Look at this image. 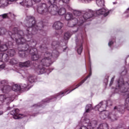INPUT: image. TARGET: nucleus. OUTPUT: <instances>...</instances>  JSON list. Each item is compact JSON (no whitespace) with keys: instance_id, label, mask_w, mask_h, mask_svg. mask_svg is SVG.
<instances>
[{"instance_id":"f257e3e1","label":"nucleus","mask_w":129,"mask_h":129,"mask_svg":"<svg viewBox=\"0 0 129 129\" xmlns=\"http://www.w3.org/2000/svg\"><path fill=\"white\" fill-rule=\"evenodd\" d=\"M57 3L58 0H49V7L45 3H40L37 6V13L42 16H49V14L52 16H55L57 11H58V7L56 5Z\"/></svg>"},{"instance_id":"f03ea898","label":"nucleus","mask_w":129,"mask_h":129,"mask_svg":"<svg viewBox=\"0 0 129 129\" xmlns=\"http://www.w3.org/2000/svg\"><path fill=\"white\" fill-rule=\"evenodd\" d=\"M51 58H52V54L50 52H45L44 53V58H43L40 62L38 67L35 66V71L38 73V74H43L45 69L44 66L48 67L51 65Z\"/></svg>"},{"instance_id":"7ed1b4c3","label":"nucleus","mask_w":129,"mask_h":129,"mask_svg":"<svg viewBox=\"0 0 129 129\" xmlns=\"http://www.w3.org/2000/svg\"><path fill=\"white\" fill-rule=\"evenodd\" d=\"M27 20L29 21V24H26L27 27H29L27 30V32H29L30 30H32L31 27H32V34H33V35L35 34V31L36 30H37V31H38V30H41V28H42V27H41L40 24H38L37 25H36V20H35V18H34V17L28 16L27 17Z\"/></svg>"},{"instance_id":"20e7f679","label":"nucleus","mask_w":129,"mask_h":129,"mask_svg":"<svg viewBox=\"0 0 129 129\" xmlns=\"http://www.w3.org/2000/svg\"><path fill=\"white\" fill-rule=\"evenodd\" d=\"M25 51V54L30 53L31 55V58L34 61L38 60L40 58V55L38 54V50L36 48L31 49L28 45H26L25 49L23 48Z\"/></svg>"},{"instance_id":"39448f33","label":"nucleus","mask_w":129,"mask_h":129,"mask_svg":"<svg viewBox=\"0 0 129 129\" xmlns=\"http://www.w3.org/2000/svg\"><path fill=\"white\" fill-rule=\"evenodd\" d=\"M91 74H92L91 72H90L89 75L86 77L83 80H82L81 82H80L79 84L77 85L76 88H75L74 89H73L72 90H71V88H72V87L66 89L65 91L60 92L59 93V95L65 94L66 93H67V92H68L69 91V92L68 93H70V92H71L72 91H73V90H75L76 88H78L79 86L83 84V83H84V82H85V81L87 80L88 78H89V77H90V76H91Z\"/></svg>"},{"instance_id":"423d86ee","label":"nucleus","mask_w":129,"mask_h":129,"mask_svg":"<svg viewBox=\"0 0 129 129\" xmlns=\"http://www.w3.org/2000/svg\"><path fill=\"white\" fill-rule=\"evenodd\" d=\"M1 90L4 93H8L11 89V87L7 85V83L5 81H3L1 82Z\"/></svg>"},{"instance_id":"0eeeda50","label":"nucleus","mask_w":129,"mask_h":129,"mask_svg":"<svg viewBox=\"0 0 129 129\" xmlns=\"http://www.w3.org/2000/svg\"><path fill=\"white\" fill-rule=\"evenodd\" d=\"M96 125H97V121L93 120L88 123L87 127L86 126H82L80 129H93Z\"/></svg>"},{"instance_id":"6e6552de","label":"nucleus","mask_w":129,"mask_h":129,"mask_svg":"<svg viewBox=\"0 0 129 129\" xmlns=\"http://www.w3.org/2000/svg\"><path fill=\"white\" fill-rule=\"evenodd\" d=\"M12 112V114H13L14 118H15V119H19V118H23V117H25L24 114H19L20 112V110H19V109H15Z\"/></svg>"},{"instance_id":"1a4fd4ad","label":"nucleus","mask_w":129,"mask_h":129,"mask_svg":"<svg viewBox=\"0 0 129 129\" xmlns=\"http://www.w3.org/2000/svg\"><path fill=\"white\" fill-rule=\"evenodd\" d=\"M8 53L4 52L0 53V61L1 62H8L9 61V56Z\"/></svg>"},{"instance_id":"9d476101","label":"nucleus","mask_w":129,"mask_h":129,"mask_svg":"<svg viewBox=\"0 0 129 129\" xmlns=\"http://www.w3.org/2000/svg\"><path fill=\"white\" fill-rule=\"evenodd\" d=\"M97 15H103L104 17H107L109 14L108 10H106L105 9H102L98 10L97 12Z\"/></svg>"},{"instance_id":"9b49d317","label":"nucleus","mask_w":129,"mask_h":129,"mask_svg":"<svg viewBox=\"0 0 129 129\" xmlns=\"http://www.w3.org/2000/svg\"><path fill=\"white\" fill-rule=\"evenodd\" d=\"M22 6L26 7V8H31L33 6V2L32 0H25L20 3Z\"/></svg>"},{"instance_id":"f8f14e48","label":"nucleus","mask_w":129,"mask_h":129,"mask_svg":"<svg viewBox=\"0 0 129 129\" xmlns=\"http://www.w3.org/2000/svg\"><path fill=\"white\" fill-rule=\"evenodd\" d=\"M93 16H94L93 12L91 11V10H89L84 14L83 18L85 20H88Z\"/></svg>"},{"instance_id":"ddd939ff","label":"nucleus","mask_w":129,"mask_h":129,"mask_svg":"<svg viewBox=\"0 0 129 129\" xmlns=\"http://www.w3.org/2000/svg\"><path fill=\"white\" fill-rule=\"evenodd\" d=\"M63 27V23L59 21L54 22L53 25V29L55 30H61Z\"/></svg>"},{"instance_id":"4468645a","label":"nucleus","mask_w":129,"mask_h":129,"mask_svg":"<svg viewBox=\"0 0 129 129\" xmlns=\"http://www.w3.org/2000/svg\"><path fill=\"white\" fill-rule=\"evenodd\" d=\"M96 107L98 108L99 111L102 112V111H104L105 108H106V105L103 104V102H101L96 106Z\"/></svg>"},{"instance_id":"2eb2a0df","label":"nucleus","mask_w":129,"mask_h":129,"mask_svg":"<svg viewBox=\"0 0 129 129\" xmlns=\"http://www.w3.org/2000/svg\"><path fill=\"white\" fill-rule=\"evenodd\" d=\"M13 31L14 33L15 34L16 37H19L20 36V37H22V36H24V32L22 30H18V28H14L13 29Z\"/></svg>"},{"instance_id":"dca6fc26","label":"nucleus","mask_w":129,"mask_h":129,"mask_svg":"<svg viewBox=\"0 0 129 129\" xmlns=\"http://www.w3.org/2000/svg\"><path fill=\"white\" fill-rule=\"evenodd\" d=\"M16 42L18 45H20V44H25L26 41L23 37H19L18 39L15 38Z\"/></svg>"},{"instance_id":"f3484780","label":"nucleus","mask_w":129,"mask_h":129,"mask_svg":"<svg viewBox=\"0 0 129 129\" xmlns=\"http://www.w3.org/2000/svg\"><path fill=\"white\" fill-rule=\"evenodd\" d=\"M19 66L20 67H30L31 66V61L28 60L24 62H20Z\"/></svg>"},{"instance_id":"a211bd4d","label":"nucleus","mask_w":129,"mask_h":129,"mask_svg":"<svg viewBox=\"0 0 129 129\" xmlns=\"http://www.w3.org/2000/svg\"><path fill=\"white\" fill-rule=\"evenodd\" d=\"M78 23L77 19H74L71 20L69 23V27H74Z\"/></svg>"},{"instance_id":"6ab92c4d","label":"nucleus","mask_w":129,"mask_h":129,"mask_svg":"<svg viewBox=\"0 0 129 129\" xmlns=\"http://www.w3.org/2000/svg\"><path fill=\"white\" fill-rule=\"evenodd\" d=\"M57 10H58V8H57ZM66 13V10L64 8H61L59 9L58 12V11H57V13H56V15H57V14H58V15H59L60 16H63V15H64Z\"/></svg>"},{"instance_id":"aec40b11","label":"nucleus","mask_w":129,"mask_h":129,"mask_svg":"<svg viewBox=\"0 0 129 129\" xmlns=\"http://www.w3.org/2000/svg\"><path fill=\"white\" fill-rule=\"evenodd\" d=\"M12 90H13V91L21 90V86L17 84L13 85L12 86Z\"/></svg>"},{"instance_id":"412c9836","label":"nucleus","mask_w":129,"mask_h":129,"mask_svg":"<svg viewBox=\"0 0 129 129\" xmlns=\"http://www.w3.org/2000/svg\"><path fill=\"white\" fill-rule=\"evenodd\" d=\"M98 129H108V124L106 123L101 124Z\"/></svg>"},{"instance_id":"4be33fe9","label":"nucleus","mask_w":129,"mask_h":129,"mask_svg":"<svg viewBox=\"0 0 129 129\" xmlns=\"http://www.w3.org/2000/svg\"><path fill=\"white\" fill-rule=\"evenodd\" d=\"M7 54L8 56H10L11 57H13L16 54V51L14 49L9 50L7 51Z\"/></svg>"},{"instance_id":"5701e85b","label":"nucleus","mask_w":129,"mask_h":129,"mask_svg":"<svg viewBox=\"0 0 129 129\" xmlns=\"http://www.w3.org/2000/svg\"><path fill=\"white\" fill-rule=\"evenodd\" d=\"M93 108L92 107V105L89 104L86 106V112H90L91 110H92Z\"/></svg>"},{"instance_id":"b1692460","label":"nucleus","mask_w":129,"mask_h":129,"mask_svg":"<svg viewBox=\"0 0 129 129\" xmlns=\"http://www.w3.org/2000/svg\"><path fill=\"white\" fill-rule=\"evenodd\" d=\"M72 18H73V15L70 13H68L65 16V19L67 21H70V20H72Z\"/></svg>"},{"instance_id":"393cba45","label":"nucleus","mask_w":129,"mask_h":129,"mask_svg":"<svg viewBox=\"0 0 129 129\" xmlns=\"http://www.w3.org/2000/svg\"><path fill=\"white\" fill-rule=\"evenodd\" d=\"M96 4L99 7H103L104 3L102 0H96Z\"/></svg>"},{"instance_id":"a878e982","label":"nucleus","mask_w":129,"mask_h":129,"mask_svg":"<svg viewBox=\"0 0 129 129\" xmlns=\"http://www.w3.org/2000/svg\"><path fill=\"white\" fill-rule=\"evenodd\" d=\"M8 50V46L7 45H3L0 46V51L2 52H5V51H7Z\"/></svg>"},{"instance_id":"bb28decb","label":"nucleus","mask_w":129,"mask_h":129,"mask_svg":"<svg viewBox=\"0 0 129 129\" xmlns=\"http://www.w3.org/2000/svg\"><path fill=\"white\" fill-rule=\"evenodd\" d=\"M0 4L7 6L9 4V0H0Z\"/></svg>"},{"instance_id":"cd10ccee","label":"nucleus","mask_w":129,"mask_h":129,"mask_svg":"<svg viewBox=\"0 0 129 129\" xmlns=\"http://www.w3.org/2000/svg\"><path fill=\"white\" fill-rule=\"evenodd\" d=\"M71 36V35H70V33L69 32H67L64 34V40H68Z\"/></svg>"},{"instance_id":"c85d7f7f","label":"nucleus","mask_w":129,"mask_h":129,"mask_svg":"<svg viewBox=\"0 0 129 129\" xmlns=\"http://www.w3.org/2000/svg\"><path fill=\"white\" fill-rule=\"evenodd\" d=\"M123 93H124V94H123L124 96H129V91L127 90L126 89H125L124 90L122 91V92Z\"/></svg>"},{"instance_id":"c756f323","label":"nucleus","mask_w":129,"mask_h":129,"mask_svg":"<svg viewBox=\"0 0 129 129\" xmlns=\"http://www.w3.org/2000/svg\"><path fill=\"white\" fill-rule=\"evenodd\" d=\"M10 64H11V65H15V64H17L18 63V62L17 61V60H16V59H12L9 61Z\"/></svg>"},{"instance_id":"7c9ffc66","label":"nucleus","mask_w":129,"mask_h":129,"mask_svg":"<svg viewBox=\"0 0 129 129\" xmlns=\"http://www.w3.org/2000/svg\"><path fill=\"white\" fill-rule=\"evenodd\" d=\"M5 34H6V29L0 28V35H5Z\"/></svg>"},{"instance_id":"2f4dec72","label":"nucleus","mask_w":129,"mask_h":129,"mask_svg":"<svg viewBox=\"0 0 129 129\" xmlns=\"http://www.w3.org/2000/svg\"><path fill=\"white\" fill-rule=\"evenodd\" d=\"M28 80L31 83L35 81V80L34 79V77H29L28 78Z\"/></svg>"},{"instance_id":"473e14b6","label":"nucleus","mask_w":129,"mask_h":129,"mask_svg":"<svg viewBox=\"0 0 129 129\" xmlns=\"http://www.w3.org/2000/svg\"><path fill=\"white\" fill-rule=\"evenodd\" d=\"M78 54H81L82 53V46L81 45L80 48L78 49Z\"/></svg>"},{"instance_id":"72a5a7b5","label":"nucleus","mask_w":129,"mask_h":129,"mask_svg":"<svg viewBox=\"0 0 129 129\" xmlns=\"http://www.w3.org/2000/svg\"><path fill=\"white\" fill-rule=\"evenodd\" d=\"M0 17H2L3 19H6L8 17V14H4L1 15Z\"/></svg>"},{"instance_id":"f704fd0d","label":"nucleus","mask_w":129,"mask_h":129,"mask_svg":"<svg viewBox=\"0 0 129 129\" xmlns=\"http://www.w3.org/2000/svg\"><path fill=\"white\" fill-rule=\"evenodd\" d=\"M32 1L35 4H39V3H41V2H42V0H32Z\"/></svg>"},{"instance_id":"c9c22d12","label":"nucleus","mask_w":129,"mask_h":129,"mask_svg":"<svg viewBox=\"0 0 129 129\" xmlns=\"http://www.w3.org/2000/svg\"><path fill=\"white\" fill-rule=\"evenodd\" d=\"M5 68V64L0 65V69H4Z\"/></svg>"},{"instance_id":"e433bc0d","label":"nucleus","mask_w":129,"mask_h":129,"mask_svg":"<svg viewBox=\"0 0 129 129\" xmlns=\"http://www.w3.org/2000/svg\"><path fill=\"white\" fill-rule=\"evenodd\" d=\"M112 44H113V42L109 41V43H108V45L109 46H111V45H112Z\"/></svg>"},{"instance_id":"4c0bfd02","label":"nucleus","mask_w":129,"mask_h":129,"mask_svg":"<svg viewBox=\"0 0 129 129\" xmlns=\"http://www.w3.org/2000/svg\"><path fill=\"white\" fill-rule=\"evenodd\" d=\"M110 118H111L112 120H115L116 119L113 118V115H111V117Z\"/></svg>"},{"instance_id":"58836bf2","label":"nucleus","mask_w":129,"mask_h":129,"mask_svg":"<svg viewBox=\"0 0 129 129\" xmlns=\"http://www.w3.org/2000/svg\"><path fill=\"white\" fill-rule=\"evenodd\" d=\"M104 114V113H102L101 115V118H103V119H104V118H105V117H102V116Z\"/></svg>"},{"instance_id":"ea45409f","label":"nucleus","mask_w":129,"mask_h":129,"mask_svg":"<svg viewBox=\"0 0 129 129\" xmlns=\"http://www.w3.org/2000/svg\"><path fill=\"white\" fill-rule=\"evenodd\" d=\"M116 129H125L123 127H117Z\"/></svg>"},{"instance_id":"a19ab883","label":"nucleus","mask_w":129,"mask_h":129,"mask_svg":"<svg viewBox=\"0 0 129 129\" xmlns=\"http://www.w3.org/2000/svg\"><path fill=\"white\" fill-rule=\"evenodd\" d=\"M3 113H4V112H3V111H0V115H2Z\"/></svg>"},{"instance_id":"79ce46f5","label":"nucleus","mask_w":129,"mask_h":129,"mask_svg":"<svg viewBox=\"0 0 129 129\" xmlns=\"http://www.w3.org/2000/svg\"><path fill=\"white\" fill-rule=\"evenodd\" d=\"M122 87H124V84H123V82H122Z\"/></svg>"},{"instance_id":"37998d69","label":"nucleus","mask_w":129,"mask_h":129,"mask_svg":"<svg viewBox=\"0 0 129 129\" xmlns=\"http://www.w3.org/2000/svg\"><path fill=\"white\" fill-rule=\"evenodd\" d=\"M15 1L17 0H8L9 2H15Z\"/></svg>"},{"instance_id":"c03bdc74","label":"nucleus","mask_w":129,"mask_h":129,"mask_svg":"<svg viewBox=\"0 0 129 129\" xmlns=\"http://www.w3.org/2000/svg\"><path fill=\"white\" fill-rule=\"evenodd\" d=\"M114 109H118V108L117 107H115L114 108Z\"/></svg>"},{"instance_id":"a18cd8bd","label":"nucleus","mask_w":129,"mask_h":129,"mask_svg":"<svg viewBox=\"0 0 129 129\" xmlns=\"http://www.w3.org/2000/svg\"><path fill=\"white\" fill-rule=\"evenodd\" d=\"M4 97H5V96H1V98H4Z\"/></svg>"},{"instance_id":"49530a36","label":"nucleus","mask_w":129,"mask_h":129,"mask_svg":"<svg viewBox=\"0 0 129 129\" xmlns=\"http://www.w3.org/2000/svg\"><path fill=\"white\" fill-rule=\"evenodd\" d=\"M118 84H119V87L120 86V83L119 82H118Z\"/></svg>"},{"instance_id":"de8ad7c7","label":"nucleus","mask_w":129,"mask_h":129,"mask_svg":"<svg viewBox=\"0 0 129 129\" xmlns=\"http://www.w3.org/2000/svg\"><path fill=\"white\" fill-rule=\"evenodd\" d=\"M86 1H87V2H91V1L92 0H86Z\"/></svg>"},{"instance_id":"09e8293b","label":"nucleus","mask_w":129,"mask_h":129,"mask_svg":"<svg viewBox=\"0 0 129 129\" xmlns=\"http://www.w3.org/2000/svg\"><path fill=\"white\" fill-rule=\"evenodd\" d=\"M14 36H15V35L12 34V35L11 36V37L13 38V37H14Z\"/></svg>"},{"instance_id":"8fccbe9b","label":"nucleus","mask_w":129,"mask_h":129,"mask_svg":"<svg viewBox=\"0 0 129 129\" xmlns=\"http://www.w3.org/2000/svg\"><path fill=\"white\" fill-rule=\"evenodd\" d=\"M12 44V42L11 41L9 42V44Z\"/></svg>"},{"instance_id":"3c124183","label":"nucleus","mask_w":129,"mask_h":129,"mask_svg":"<svg viewBox=\"0 0 129 129\" xmlns=\"http://www.w3.org/2000/svg\"><path fill=\"white\" fill-rule=\"evenodd\" d=\"M5 99H6V98H4L3 100H5Z\"/></svg>"},{"instance_id":"603ef678","label":"nucleus","mask_w":129,"mask_h":129,"mask_svg":"<svg viewBox=\"0 0 129 129\" xmlns=\"http://www.w3.org/2000/svg\"><path fill=\"white\" fill-rule=\"evenodd\" d=\"M30 34H31V33H30V32H28V35H30Z\"/></svg>"},{"instance_id":"864d4df0","label":"nucleus","mask_w":129,"mask_h":129,"mask_svg":"<svg viewBox=\"0 0 129 129\" xmlns=\"http://www.w3.org/2000/svg\"><path fill=\"white\" fill-rule=\"evenodd\" d=\"M126 85H128V84L126 83Z\"/></svg>"},{"instance_id":"5fc2aeb1","label":"nucleus","mask_w":129,"mask_h":129,"mask_svg":"<svg viewBox=\"0 0 129 129\" xmlns=\"http://www.w3.org/2000/svg\"><path fill=\"white\" fill-rule=\"evenodd\" d=\"M127 11H129V8L127 9Z\"/></svg>"},{"instance_id":"6e6d98bb","label":"nucleus","mask_w":129,"mask_h":129,"mask_svg":"<svg viewBox=\"0 0 129 129\" xmlns=\"http://www.w3.org/2000/svg\"><path fill=\"white\" fill-rule=\"evenodd\" d=\"M24 87L26 88H27V86H25Z\"/></svg>"},{"instance_id":"4d7b16f0","label":"nucleus","mask_w":129,"mask_h":129,"mask_svg":"<svg viewBox=\"0 0 129 129\" xmlns=\"http://www.w3.org/2000/svg\"><path fill=\"white\" fill-rule=\"evenodd\" d=\"M11 45H13V43Z\"/></svg>"}]
</instances>
